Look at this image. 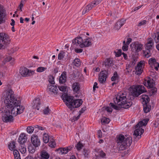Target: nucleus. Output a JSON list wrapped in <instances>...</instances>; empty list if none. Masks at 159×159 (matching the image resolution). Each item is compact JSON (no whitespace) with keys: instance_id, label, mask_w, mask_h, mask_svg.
Returning a JSON list of instances; mask_svg holds the SVG:
<instances>
[{"instance_id":"nucleus-53","label":"nucleus","mask_w":159,"mask_h":159,"mask_svg":"<svg viewBox=\"0 0 159 159\" xmlns=\"http://www.w3.org/2000/svg\"><path fill=\"white\" fill-rule=\"evenodd\" d=\"M121 55V49H119L118 50V52H117L116 53V57H119Z\"/></svg>"},{"instance_id":"nucleus-64","label":"nucleus","mask_w":159,"mask_h":159,"mask_svg":"<svg viewBox=\"0 0 159 159\" xmlns=\"http://www.w3.org/2000/svg\"><path fill=\"white\" fill-rule=\"evenodd\" d=\"M128 46L127 45H123L122 47V49L124 51H125L128 50Z\"/></svg>"},{"instance_id":"nucleus-36","label":"nucleus","mask_w":159,"mask_h":159,"mask_svg":"<svg viewBox=\"0 0 159 159\" xmlns=\"http://www.w3.org/2000/svg\"><path fill=\"white\" fill-rule=\"evenodd\" d=\"M74 64L76 66H79L80 65V60L78 58H76L74 60Z\"/></svg>"},{"instance_id":"nucleus-46","label":"nucleus","mask_w":159,"mask_h":159,"mask_svg":"<svg viewBox=\"0 0 159 159\" xmlns=\"http://www.w3.org/2000/svg\"><path fill=\"white\" fill-rule=\"evenodd\" d=\"M50 110L49 109L48 107H47L43 110V113L45 114H50Z\"/></svg>"},{"instance_id":"nucleus-47","label":"nucleus","mask_w":159,"mask_h":159,"mask_svg":"<svg viewBox=\"0 0 159 159\" xmlns=\"http://www.w3.org/2000/svg\"><path fill=\"white\" fill-rule=\"evenodd\" d=\"M99 153L100 156L102 158H106V154L104 153L103 151L101 150L99 152Z\"/></svg>"},{"instance_id":"nucleus-12","label":"nucleus","mask_w":159,"mask_h":159,"mask_svg":"<svg viewBox=\"0 0 159 159\" xmlns=\"http://www.w3.org/2000/svg\"><path fill=\"white\" fill-rule=\"evenodd\" d=\"M107 71L106 70L102 71L100 72V75L98 78V80L101 83L105 82L107 75Z\"/></svg>"},{"instance_id":"nucleus-17","label":"nucleus","mask_w":159,"mask_h":159,"mask_svg":"<svg viewBox=\"0 0 159 159\" xmlns=\"http://www.w3.org/2000/svg\"><path fill=\"white\" fill-rule=\"evenodd\" d=\"M40 100V99L38 98H36L34 100L32 103L33 108L37 109L38 110H39L40 105L41 104Z\"/></svg>"},{"instance_id":"nucleus-16","label":"nucleus","mask_w":159,"mask_h":159,"mask_svg":"<svg viewBox=\"0 0 159 159\" xmlns=\"http://www.w3.org/2000/svg\"><path fill=\"white\" fill-rule=\"evenodd\" d=\"M91 38L87 37L86 39L83 40V43L80 44V47L81 48H83L85 47H88L91 46L92 44L91 41Z\"/></svg>"},{"instance_id":"nucleus-59","label":"nucleus","mask_w":159,"mask_h":159,"mask_svg":"<svg viewBox=\"0 0 159 159\" xmlns=\"http://www.w3.org/2000/svg\"><path fill=\"white\" fill-rule=\"evenodd\" d=\"M35 128H38L39 130H44V128L43 127L41 126H39L38 125H35Z\"/></svg>"},{"instance_id":"nucleus-50","label":"nucleus","mask_w":159,"mask_h":159,"mask_svg":"<svg viewBox=\"0 0 159 159\" xmlns=\"http://www.w3.org/2000/svg\"><path fill=\"white\" fill-rule=\"evenodd\" d=\"M89 10H90L89 9L88 6H86L83 10V11L82 12V15H84L85 14L86 12H88Z\"/></svg>"},{"instance_id":"nucleus-14","label":"nucleus","mask_w":159,"mask_h":159,"mask_svg":"<svg viewBox=\"0 0 159 159\" xmlns=\"http://www.w3.org/2000/svg\"><path fill=\"white\" fill-rule=\"evenodd\" d=\"M34 73L33 71H30L25 67L21 68L20 70V73L23 77L31 75Z\"/></svg>"},{"instance_id":"nucleus-38","label":"nucleus","mask_w":159,"mask_h":159,"mask_svg":"<svg viewBox=\"0 0 159 159\" xmlns=\"http://www.w3.org/2000/svg\"><path fill=\"white\" fill-rule=\"evenodd\" d=\"M118 78V75L117 74V72L115 71L113 74V76L111 78V80L112 81H114L117 80Z\"/></svg>"},{"instance_id":"nucleus-42","label":"nucleus","mask_w":159,"mask_h":159,"mask_svg":"<svg viewBox=\"0 0 159 159\" xmlns=\"http://www.w3.org/2000/svg\"><path fill=\"white\" fill-rule=\"evenodd\" d=\"M154 39L156 43L158 42L159 41V32H158L155 34Z\"/></svg>"},{"instance_id":"nucleus-11","label":"nucleus","mask_w":159,"mask_h":159,"mask_svg":"<svg viewBox=\"0 0 159 159\" xmlns=\"http://www.w3.org/2000/svg\"><path fill=\"white\" fill-rule=\"evenodd\" d=\"M84 34H80L79 37H77L74 39L72 41V43L74 47L79 46L82 44L83 41V38L84 37Z\"/></svg>"},{"instance_id":"nucleus-45","label":"nucleus","mask_w":159,"mask_h":159,"mask_svg":"<svg viewBox=\"0 0 159 159\" xmlns=\"http://www.w3.org/2000/svg\"><path fill=\"white\" fill-rule=\"evenodd\" d=\"M64 52L63 51H61L60 53H59L58 55V59L59 60H61L64 57V56L63 55V53Z\"/></svg>"},{"instance_id":"nucleus-8","label":"nucleus","mask_w":159,"mask_h":159,"mask_svg":"<svg viewBox=\"0 0 159 159\" xmlns=\"http://www.w3.org/2000/svg\"><path fill=\"white\" fill-rule=\"evenodd\" d=\"M148 80H145V82H143L144 84L146 86H147L149 88H152L151 89V93L153 94L156 93L157 91V89L154 87L155 86V83L154 82L153 80L152 79H150L149 77H148Z\"/></svg>"},{"instance_id":"nucleus-26","label":"nucleus","mask_w":159,"mask_h":159,"mask_svg":"<svg viewBox=\"0 0 159 159\" xmlns=\"http://www.w3.org/2000/svg\"><path fill=\"white\" fill-rule=\"evenodd\" d=\"M142 103L143 105L149 103L150 98L147 95H142Z\"/></svg>"},{"instance_id":"nucleus-29","label":"nucleus","mask_w":159,"mask_h":159,"mask_svg":"<svg viewBox=\"0 0 159 159\" xmlns=\"http://www.w3.org/2000/svg\"><path fill=\"white\" fill-rule=\"evenodd\" d=\"M57 150L59 153H61V154H66L68 152L66 148H60L57 149Z\"/></svg>"},{"instance_id":"nucleus-18","label":"nucleus","mask_w":159,"mask_h":159,"mask_svg":"<svg viewBox=\"0 0 159 159\" xmlns=\"http://www.w3.org/2000/svg\"><path fill=\"white\" fill-rule=\"evenodd\" d=\"M125 20L122 19L120 20H118L116 23L114 29L116 30H118L125 23Z\"/></svg>"},{"instance_id":"nucleus-49","label":"nucleus","mask_w":159,"mask_h":159,"mask_svg":"<svg viewBox=\"0 0 159 159\" xmlns=\"http://www.w3.org/2000/svg\"><path fill=\"white\" fill-rule=\"evenodd\" d=\"M154 127L155 128H157L159 125V118H157L155 121L154 123Z\"/></svg>"},{"instance_id":"nucleus-5","label":"nucleus","mask_w":159,"mask_h":159,"mask_svg":"<svg viewBox=\"0 0 159 159\" xmlns=\"http://www.w3.org/2000/svg\"><path fill=\"white\" fill-rule=\"evenodd\" d=\"M152 39L150 38L148 40V42L145 44V50H143L144 56L147 58H149L151 56V51L154 48V43L152 41Z\"/></svg>"},{"instance_id":"nucleus-13","label":"nucleus","mask_w":159,"mask_h":159,"mask_svg":"<svg viewBox=\"0 0 159 159\" xmlns=\"http://www.w3.org/2000/svg\"><path fill=\"white\" fill-rule=\"evenodd\" d=\"M31 140L33 145L35 148L40 146V142L38 136L35 134H33L31 137Z\"/></svg>"},{"instance_id":"nucleus-54","label":"nucleus","mask_w":159,"mask_h":159,"mask_svg":"<svg viewBox=\"0 0 159 159\" xmlns=\"http://www.w3.org/2000/svg\"><path fill=\"white\" fill-rule=\"evenodd\" d=\"M58 88L62 92H64L66 91V88L65 86H59Z\"/></svg>"},{"instance_id":"nucleus-28","label":"nucleus","mask_w":159,"mask_h":159,"mask_svg":"<svg viewBox=\"0 0 159 159\" xmlns=\"http://www.w3.org/2000/svg\"><path fill=\"white\" fill-rule=\"evenodd\" d=\"M32 145L31 143H29L28 145V149L30 153L33 154L35 151L36 148L34 146Z\"/></svg>"},{"instance_id":"nucleus-55","label":"nucleus","mask_w":159,"mask_h":159,"mask_svg":"<svg viewBox=\"0 0 159 159\" xmlns=\"http://www.w3.org/2000/svg\"><path fill=\"white\" fill-rule=\"evenodd\" d=\"M13 150V154L14 155V157H15V156H18V155H20V154L18 151H17L16 150Z\"/></svg>"},{"instance_id":"nucleus-15","label":"nucleus","mask_w":159,"mask_h":159,"mask_svg":"<svg viewBox=\"0 0 159 159\" xmlns=\"http://www.w3.org/2000/svg\"><path fill=\"white\" fill-rule=\"evenodd\" d=\"M144 61H141L138 63L137 66L135 68L136 70L135 73L136 74L139 75L141 74L143 71L142 65L144 64Z\"/></svg>"},{"instance_id":"nucleus-4","label":"nucleus","mask_w":159,"mask_h":159,"mask_svg":"<svg viewBox=\"0 0 159 159\" xmlns=\"http://www.w3.org/2000/svg\"><path fill=\"white\" fill-rule=\"evenodd\" d=\"M116 142L118 145L119 150H123L127 148V147H129L132 142V139L131 136L125 137L122 134H120L116 137Z\"/></svg>"},{"instance_id":"nucleus-61","label":"nucleus","mask_w":159,"mask_h":159,"mask_svg":"<svg viewBox=\"0 0 159 159\" xmlns=\"http://www.w3.org/2000/svg\"><path fill=\"white\" fill-rule=\"evenodd\" d=\"M12 59V58L11 57H9L6 58L5 60V62H9Z\"/></svg>"},{"instance_id":"nucleus-30","label":"nucleus","mask_w":159,"mask_h":159,"mask_svg":"<svg viewBox=\"0 0 159 159\" xmlns=\"http://www.w3.org/2000/svg\"><path fill=\"white\" fill-rule=\"evenodd\" d=\"M143 105V111L145 113H147L150 111L151 107L149 104V103Z\"/></svg>"},{"instance_id":"nucleus-2","label":"nucleus","mask_w":159,"mask_h":159,"mask_svg":"<svg viewBox=\"0 0 159 159\" xmlns=\"http://www.w3.org/2000/svg\"><path fill=\"white\" fill-rule=\"evenodd\" d=\"M61 98L64 101H66V104L71 111L74 110L75 108L80 107L83 103L82 99H74L73 96H68L66 93L62 95Z\"/></svg>"},{"instance_id":"nucleus-3","label":"nucleus","mask_w":159,"mask_h":159,"mask_svg":"<svg viewBox=\"0 0 159 159\" xmlns=\"http://www.w3.org/2000/svg\"><path fill=\"white\" fill-rule=\"evenodd\" d=\"M115 104L119 106H122L124 109L129 108L132 104L131 101H127L126 94L125 93H120L117 94L115 98L114 99Z\"/></svg>"},{"instance_id":"nucleus-60","label":"nucleus","mask_w":159,"mask_h":159,"mask_svg":"<svg viewBox=\"0 0 159 159\" xmlns=\"http://www.w3.org/2000/svg\"><path fill=\"white\" fill-rule=\"evenodd\" d=\"M106 111L108 112H111L112 111V109L111 108L109 107H107L106 108Z\"/></svg>"},{"instance_id":"nucleus-57","label":"nucleus","mask_w":159,"mask_h":159,"mask_svg":"<svg viewBox=\"0 0 159 159\" xmlns=\"http://www.w3.org/2000/svg\"><path fill=\"white\" fill-rule=\"evenodd\" d=\"M146 23V21L145 20H143L140 22L138 25V26H141L142 25H144Z\"/></svg>"},{"instance_id":"nucleus-37","label":"nucleus","mask_w":159,"mask_h":159,"mask_svg":"<svg viewBox=\"0 0 159 159\" xmlns=\"http://www.w3.org/2000/svg\"><path fill=\"white\" fill-rule=\"evenodd\" d=\"M110 121V119L105 117H103L102 118L101 121L102 123H104L105 124H108Z\"/></svg>"},{"instance_id":"nucleus-41","label":"nucleus","mask_w":159,"mask_h":159,"mask_svg":"<svg viewBox=\"0 0 159 159\" xmlns=\"http://www.w3.org/2000/svg\"><path fill=\"white\" fill-rule=\"evenodd\" d=\"M27 132L29 134H31L34 131V127L32 126H28L27 128Z\"/></svg>"},{"instance_id":"nucleus-43","label":"nucleus","mask_w":159,"mask_h":159,"mask_svg":"<svg viewBox=\"0 0 159 159\" xmlns=\"http://www.w3.org/2000/svg\"><path fill=\"white\" fill-rule=\"evenodd\" d=\"M83 146V145L80 142H79L76 146V148L78 151L80 150L82 148Z\"/></svg>"},{"instance_id":"nucleus-19","label":"nucleus","mask_w":159,"mask_h":159,"mask_svg":"<svg viewBox=\"0 0 159 159\" xmlns=\"http://www.w3.org/2000/svg\"><path fill=\"white\" fill-rule=\"evenodd\" d=\"M27 141V137L24 133H21L18 138V142L20 144H24Z\"/></svg>"},{"instance_id":"nucleus-6","label":"nucleus","mask_w":159,"mask_h":159,"mask_svg":"<svg viewBox=\"0 0 159 159\" xmlns=\"http://www.w3.org/2000/svg\"><path fill=\"white\" fill-rule=\"evenodd\" d=\"M10 39L9 36L4 33H0V48L4 49L10 43Z\"/></svg>"},{"instance_id":"nucleus-24","label":"nucleus","mask_w":159,"mask_h":159,"mask_svg":"<svg viewBox=\"0 0 159 159\" xmlns=\"http://www.w3.org/2000/svg\"><path fill=\"white\" fill-rule=\"evenodd\" d=\"M72 88L73 91L77 93L80 89V85L78 82L74 83L72 85Z\"/></svg>"},{"instance_id":"nucleus-51","label":"nucleus","mask_w":159,"mask_h":159,"mask_svg":"<svg viewBox=\"0 0 159 159\" xmlns=\"http://www.w3.org/2000/svg\"><path fill=\"white\" fill-rule=\"evenodd\" d=\"M12 108H13L11 110V114L13 115H15V116H16L17 115L16 114V113H15V111H16V107L15 106H14Z\"/></svg>"},{"instance_id":"nucleus-32","label":"nucleus","mask_w":159,"mask_h":159,"mask_svg":"<svg viewBox=\"0 0 159 159\" xmlns=\"http://www.w3.org/2000/svg\"><path fill=\"white\" fill-rule=\"evenodd\" d=\"M148 62L149 64H153L157 66L158 67H159V63L157 62L156 59L155 58H151L149 59Z\"/></svg>"},{"instance_id":"nucleus-62","label":"nucleus","mask_w":159,"mask_h":159,"mask_svg":"<svg viewBox=\"0 0 159 159\" xmlns=\"http://www.w3.org/2000/svg\"><path fill=\"white\" fill-rule=\"evenodd\" d=\"M86 110V107H83L80 110V111L79 113L81 114L82 113H83Z\"/></svg>"},{"instance_id":"nucleus-58","label":"nucleus","mask_w":159,"mask_h":159,"mask_svg":"<svg viewBox=\"0 0 159 159\" xmlns=\"http://www.w3.org/2000/svg\"><path fill=\"white\" fill-rule=\"evenodd\" d=\"M102 0H95L93 1L94 2V4L97 5L100 3Z\"/></svg>"},{"instance_id":"nucleus-21","label":"nucleus","mask_w":159,"mask_h":159,"mask_svg":"<svg viewBox=\"0 0 159 159\" xmlns=\"http://www.w3.org/2000/svg\"><path fill=\"white\" fill-rule=\"evenodd\" d=\"M66 71L63 72L59 78V83H64L66 81Z\"/></svg>"},{"instance_id":"nucleus-44","label":"nucleus","mask_w":159,"mask_h":159,"mask_svg":"<svg viewBox=\"0 0 159 159\" xmlns=\"http://www.w3.org/2000/svg\"><path fill=\"white\" fill-rule=\"evenodd\" d=\"M47 69V68L43 67H39L37 68V71L39 72H42Z\"/></svg>"},{"instance_id":"nucleus-22","label":"nucleus","mask_w":159,"mask_h":159,"mask_svg":"<svg viewBox=\"0 0 159 159\" xmlns=\"http://www.w3.org/2000/svg\"><path fill=\"white\" fill-rule=\"evenodd\" d=\"M130 92L131 95L134 97H137L140 95L135 86L130 90Z\"/></svg>"},{"instance_id":"nucleus-25","label":"nucleus","mask_w":159,"mask_h":159,"mask_svg":"<svg viewBox=\"0 0 159 159\" xmlns=\"http://www.w3.org/2000/svg\"><path fill=\"white\" fill-rule=\"evenodd\" d=\"M48 88L50 91L53 92L54 94L57 93L58 89L56 85L50 84L48 86Z\"/></svg>"},{"instance_id":"nucleus-48","label":"nucleus","mask_w":159,"mask_h":159,"mask_svg":"<svg viewBox=\"0 0 159 159\" xmlns=\"http://www.w3.org/2000/svg\"><path fill=\"white\" fill-rule=\"evenodd\" d=\"M94 5L95 4H94V2H91L87 6H88L89 9L91 10L93 7H94Z\"/></svg>"},{"instance_id":"nucleus-20","label":"nucleus","mask_w":159,"mask_h":159,"mask_svg":"<svg viewBox=\"0 0 159 159\" xmlns=\"http://www.w3.org/2000/svg\"><path fill=\"white\" fill-rule=\"evenodd\" d=\"M40 159H48L50 157L49 154L45 150H42L40 152Z\"/></svg>"},{"instance_id":"nucleus-31","label":"nucleus","mask_w":159,"mask_h":159,"mask_svg":"<svg viewBox=\"0 0 159 159\" xmlns=\"http://www.w3.org/2000/svg\"><path fill=\"white\" fill-rule=\"evenodd\" d=\"M15 142L14 141H12L11 143L8 145V148L11 150H13L15 148Z\"/></svg>"},{"instance_id":"nucleus-23","label":"nucleus","mask_w":159,"mask_h":159,"mask_svg":"<svg viewBox=\"0 0 159 159\" xmlns=\"http://www.w3.org/2000/svg\"><path fill=\"white\" fill-rule=\"evenodd\" d=\"M113 64V61L110 58H107L105 59L104 61L103 65L106 67L109 68V67L112 66Z\"/></svg>"},{"instance_id":"nucleus-7","label":"nucleus","mask_w":159,"mask_h":159,"mask_svg":"<svg viewBox=\"0 0 159 159\" xmlns=\"http://www.w3.org/2000/svg\"><path fill=\"white\" fill-rule=\"evenodd\" d=\"M142 126H145L143 121H141L136 125V129L133 134L135 139L138 138L139 140L141 138V135L144 132V129L141 128Z\"/></svg>"},{"instance_id":"nucleus-52","label":"nucleus","mask_w":159,"mask_h":159,"mask_svg":"<svg viewBox=\"0 0 159 159\" xmlns=\"http://www.w3.org/2000/svg\"><path fill=\"white\" fill-rule=\"evenodd\" d=\"M83 153L85 157H87L88 154L89 153V150H88L84 149L83 151Z\"/></svg>"},{"instance_id":"nucleus-56","label":"nucleus","mask_w":159,"mask_h":159,"mask_svg":"<svg viewBox=\"0 0 159 159\" xmlns=\"http://www.w3.org/2000/svg\"><path fill=\"white\" fill-rule=\"evenodd\" d=\"M75 52L77 53H80L82 52L83 51V49L80 48H75Z\"/></svg>"},{"instance_id":"nucleus-1","label":"nucleus","mask_w":159,"mask_h":159,"mask_svg":"<svg viewBox=\"0 0 159 159\" xmlns=\"http://www.w3.org/2000/svg\"><path fill=\"white\" fill-rule=\"evenodd\" d=\"M7 91L4 101L6 106L7 108L10 109L15 106L16 107V114L22 113L24 107L20 105V102L19 100L15 99L13 91L11 89H8Z\"/></svg>"},{"instance_id":"nucleus-10","label":"nucleus","mask_w":159,"mask_h":159,"mask_svg":"<svg viewBox=\"0 0 159 159\" xmlns=\"http://www.w3.org/2000/svg\"><path fill=\"white\" fill-rule=\"evenodd\" d=\"M143 46L142 44L139 43L138 42L132 43L130 45L132 51L135 53L141 51L142 49Z\"/></svg>"},{"instance_id":"nucleus-33","label":"nucleus","mask_w":159,"mask_h":159,"mask_svg":"<svg viewBox=\"0 0 159 159\" xmlns=\"http://www.w3.org/2000/svg\"><path fill=\"white\" fill-rule=\"evenodd\" d=\"M43 139L45 143H48L49 140V136L48 134L44 133L43 134Z\"/></svg>"},{"instance_id":"nucleus-34","label":"nucleus","mask_w":159,"mask_h":159,"mask_svg":"<svg viewBox=\"0 0 159 159\" xmlns=\"http://www.w3.org/2000/svg\"><path fill=\"white\" fill-rule=\"evenodd\" d=\"M110 106L114 109L118 110H120L122 108H123V107H122V106L116 105L113 103H110Z\"/></svg>"},{"instance_id":"nucleus-39","label":"nucleus","mask_w":159,"mask_h":159,"mask_svg":"<svg viewBox=\"0 0 159 159\" xmlns=\"http://www.w3.org/2000/svg\"><path fill=\"white\" fill-rule=\"evenodd\" d=\"M54 77L52 75H50L49 76V82L51 84H55V82L54 81Z\"/></svg>"},{"instance_id":"nucleus-63","label":"nucleus","mask_w":159,"mask_h":159,"mask_svg":"<svg viewBox=\"0 0 159 159\" xmlns=\"http://www.w3.org/2000/svg\"><path fill=\"white\" fill-rule=\"evenodd\" d=\"M20 151L22 153L24 154L26 151V148H21L20 149Z\"/></svg>"},{"instance_id":"nucleus-27","label":"nucleus","mask_w":159,"mask_h":159,"mask_svg":"<svg viewBox=\"0 0 159 159\" xmlns=\"http://www.w3.org/2000/svg\"><path fill=\"white\" fill-rule=\"evenodd\" d=\"M137 88V90L140 93V95L144 92H146L145 88L144 86L142 85H138L135 86Z\"/></svg>"},{"instance_id":"nucleus-9","label":"nucleus","mask_w":159,"mask_h":159,"mask_svg":"<svg viewBox=\"0 0 159 159\" xmlns=\"http://www.w3.org/2000/svg\"><path fill=\"white\" fill-rule=\"evenodd\" d=\"M2 118L3 121L5 122H12L14 120L13 116L11 115V110L8 109L3 113Z\"/></svg>"},{"instance_id":"nucleus-40","label":"nucleus","mask_w":159,"mask_h":159,"mask_svg":"<svg viewBox=\"0 0 159 159\" xmlns=\"http://www.w3.org/2000/svg\"><path fill=\"white\" fill-rule=\"evenodd\" d=\"M55 144V142L53 138H52V140H51V139L49 143V146L51 148H54Z\"/></svg>"},{"instance_id":"nucleus-35","label":"nucleus","mask_w":159,"mask_h":159,"mask_svg":"<svg viewBox=\"0 0 159 159\" xmlns=\"http://www.w3.org/2000/svg\"><path fill=\"white\" fill-rule=\"evenodd\" d=\"M4 11V9H0V24L3 23L4 22V20L3 19V16Z\"/></svg>"}]
</instances>
